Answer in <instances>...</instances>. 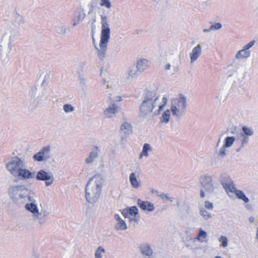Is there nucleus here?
Returning <instances> with one entry per match:
<instances>
[{
    "label": "nucleus",
    "instance_id": "54",
    "mask_svg": "<svg viewBox=\"0 0 258 258\" xmlns=\"http://www.w3.org/2000/svg\"><path fill=\"white\" fill-rule=\"evenodd\" d=\"M170 68L171 65L170 63H167L164 67V69L165 71H168L170 69Z\"/></svg>",
    "mask_w": 258,
    "mask_h": 258
},
{
    "label": "nucleus",
    "instance_id": "5",
    "mask_svg": "<svg viewBox=\"0 0 258 258\" xmlns=\"http://www.w3.org/2000/svg\"><path fill=\"white\" fill-rule=\"evenodd\" d=\"M9 196L14 203L24 204L33 192H31L24 185H12L9 188Z\"/></svg>",
    "mask_w": 258,
    "mask_h": 258
},
{
    "label": "nucleus",
    "instance_id": "55",
    "mask_svg": "<svg viewBox=\"0 0 258 258\" xmlns=\"http://www.w3.org/2000/svg\"><path fill=\"white\" fill-rule=\"evenodd\" d=\"M96 17L94 16L92 20H91V28L93 27V26H95L94 23L96 22Z\"/></svg>",
    "mask_w": 258,
    "mask_h": 258
},
{
    "label": "nucleus",
    "instance_id": "27",
    "mask_svg": "<svg viewBox=\"0 0 258 258\" xmlns=\"http://www.w3.org/2000/svg\"><path fill=\"white\" fill-rule=\"evenodd\" d=\"M151 150L152 149L151 148L150 145L147 143L145 144L143 147V150L140 153V158H142L143 156L148 157L149 155L148 152L151 151Z\"/></svg>",
    "mask_w": 258,
    "mask_h": 258
},
{
    "label": "nucleus",
    "instance_id": "32",
    "mask_svg": "<svg viewBox=\"0 0 258 258\" xmlns=\"http://www.w3.org/2000/svg\"><path fill=\"white\" fill-rule=\"evenodd\" d=\"M105 250L102 246H99L95 250V258H102V253H105Z\"/></svg>",
    "mask_w": 258,
    "mask_h": 258
},
{
    "label": "nucleus",
    "instance_id": "52",
    "mask_svg": "<svg viewBox=\"0 0 258 258\" xmlns=\"http://www.w3.org/2000/svg\"><path fill=\"white\" fill-rule=\"evenodd\" d=\"M80 22V21H79L77 19L75 18L74 19V23L73 24V26L75 27L76 25H77L78 24H79Z\"/></svg>",
    "mask_w": 258,
    "mask_h": 258
},
{
    "label": "nucleus",
    "instance_id": "10",
    "mask_svg": "<svg viewBox=\"0 0 258 258\" xmlns=\"http://www.w3.org/2000/svg\"><path fill=\"white\" fill-rule=\"evenodd\" d=\"M255 43V41L253 40L245 45L242 49L236 52L235 58L236 59H247L250 57L251 54L249 49L254 45Z\"/></svg>",
    "mask_w": 258,
    "mask_h": 258
},
{
    "label": "nucleus",
    "instance_id": "33",
    "mask_svg": "<svg viewBox=\"0 0 258 258\" xmlns=\"http://www.w3.org/2000/svg\"><path fill=\"white\" fill-rule=\"evenodd\" d=\"M68 29V28L62 24L56 27V31L61 35H64Z\"/></svg>",
    "mask_w": 258,
    "mask_h": 258
},
{
    "label": "nucleus",
    "instance_id": "9",
    "mask_svg": "<svg viewBox=\"0 0 258 258\" xmlns=\"http://www.w3.org/2000/svg\"><path fill=\"white\" fill-rule=\"evenodd\" d=\"M36 179L37 180L44 181L46 186L51 185L54 180L52 172H47L43 169H41L37 172Z\"/></svg>",
    "mask_w": 258,
    "mask_h": 258
},
{
    "label": "nucleus",
    "instance_id": "6",
    "mask_svg": "<svg viewBox=\"0 0 258 258\" xmlns=\"http://www.w3.org/2000/svg\"><path fill=\"white\" fill-rule=\"evenodd\" d=\"M200 183L203 187L200 190V197L204 198L205 197V191L207 193H214L217 186L213 182L212 177L209 175H204L201 176Z\"/></svg>",
    "mask_w": 258,
    "mask_h": 258
},
{
    "label": "nucleus",
    "instance_id": "57",
    "mask_svg": "<svg viewBox=\"0 0 258 258\" xmlns=\"http://www.w3.org/2000/svg\"><path fill=\"white\" fill-rule=\"evenodd\" d=\"M211 31H213L211 26L208 29H204L203 31L204 32V33H208V32H211Z\"/></svg>",
    "mask_w": 258,
    "mask_h": 258
},
{
    "label": "nucleus",
    "instance_id": "41",
    "mask_svg": "<svg viewBox=\"0 0 258 258\" xmlns=\"http://www.w3.org/2000/svg\"><path fill=\"white\" fill-rule=\"evenodd\" d=\"M226 147H225L224 145L219 150V151H216V154L221 157H224L226 155Z\"/></svg>",
    "mask_w": 258,
    "mask_h": 258
},
{
    "label": "nucleus",
    "instance_id": "3",
    "mask_svg": "<svg viewBox=\"0 0 258 258\" xmlns=\"http://www.w3.org/2000/svg\"><path fill=\"white\" fill-rule=\"evenodd\" d=\"M159 96L154 90L146 91L142 97V102L139 106V116L143 118L151 114L156 106V102Z\"/></svg>",
    "mask_w": 258,
    "mask_h": 258
},
{
    "label": "nucleus",
    "instance_id": "49",
    "mask_svg": "<svg viewBox=\"0 0 258 258\" xmlns=\"http://www.w3.org/2000/svg\"><path fill=\"white\" fill-rule=\"evenodd\" d=\"M164 107L165 105H163V104H161L159 106L158 109L157 110V114H160V112L164 109Z\"/></svg>",
    "mask_w": 258,
    "mask_h": 258
},
{
    "label": "nucleus",
    "instance_id": "22",
    "mask_svg": "<svg viewBox=\"0 0 258 258\" xmlns=\"http://www.w3.org/2000/svg\"><path fill=\"white\" fill-rule=\"evenodd\" d=\"M149 66V61L145 58H140L137 61L136 67L141 73L144 72Z\"/></svg>",
    "mask_w": 258,
    "mask_h": 258
},
{
    "label": "nucleus",
    "instance_id": "17",
    "mask_svg": "<svg viewBox=\"0 0 258 258\" xmlns=\"http://www.w3.org/2000/svg\"><path fill=\"white\" fill-rule=\"evenodd\" d=\"M139 250L141 253L144 256L150 258L153 254V251L149 244L147 243L141 244L139 247Z\"/></svg>",
    "mask_w": 258,
    "mask_h": 258
},
{
    "label": "nucleus",
    "instance_id": "1",
    "mask_svg": "<svg viewBox=\"0 0 258 258\" xmlns=\"http://www.w3.org/2000/svg\"><path fill=\"white\" fill-rule=\"evenodd\" d=\"M101 32L99 46L95 44V48L99 58L103 60L106 56L107 45L110 39V29L108 23V17L106 15L101 16Z\"/></svg>",
    "mask_w": 258,
    "mask_h": 258
},
{
    "label": "nucleus",
    "instance_id": "39",
    "mask_svg": "<svg viewBox=\"0 0 258 258\" xmlns=\"http://www.w3.org/2000/svg\"><path fill=\"white\" fill-rule=\"evenodd\" d=\"M78 74V78L80 80V84L81 86H85L86 84V78L84 76V74L83 73V72H79Z\"/></svg>",
    "mask_w": 258,
    "mask_h": 258
},
{
    "label": "nucleus",
    "instance_id": "15",
    "mask_svg": "<svg viewBox=\"0 0 258 258\" xmlns=\"http://www.w3.org/2000/svg\"><path fill=\"white\" fill-rule=\"evenodd\" d=\"M35 176V172H32L29 170L22 167L20 171L14 176L15 178H18L21 179H29L34 178Z\"/></svg>",
    "mask_w": 258,
    "mask_h": 258
},
{
    "label": "nucleus",
    "instance_id": "61",
    "mask_svg": "<svg viewBox=\"0 0 258 258\" xmlns=\"http://www.w3.org/2000/svg\"><path fill=\"white\" fill-rule=\"evenodd\" d=\"M8 27V25L7 24V23L4 22V23L2 25V27Z\"/></svg>",
    "mask_w": 258,
    "mask_h": 258
},
{
    "label": "nucleus",
    "instance_id": "26",
    "mask_svg": "<svg viewBox=\"0 0 258 258\" xmlns=\"http://www.w3.org/2000/svg\"><path fill=\"white\" fill-rule=\"evenodd\" d=\"M235 140V138L233 136H228L225 138L223 145L225 147L229 148L233 145Z\"/></svg>",
    "mask_w": 258,
    "mask_h": 258
},
{
    "label": "nucleus",
    "instance_id": "7",
    "mask_svg": "<svg viewBox=\"0 0 258 258\" xmlns=\"http://www.w3.org/2000/svg\"><path fill=\"white\" fill-rule=\"evenodd\" d=\"M24 159L18 157H13L6 164L7 169L14 177L22 167H25Z\"/></svg>",
    "mask_w": 258,
    "mask_h": 258
},
{
    "label": "nucleus",
    "instance_id": "43",
    "mask_svg": "<svg viewBox=\"0 0 258 258\" xmlns=\"http://www.w3.org/2000/svg\"><path fill=\"white\" fill-rule=\"evenodd\" d=\"M211 27L212 30H219L222 27V25L219 23H217L214 25H212L211 26Z\"/></svg>",
    "mask_w": 258,
    "mask_h": 258
},
{
    "label": "nucleus",
    "instance_id": "24",
    "mask_svg": "<svg viewBox=\"0 0 258 258\" xmlns=\"http://www.w3.org/2000/svg\"><path fill=\"white\" fill-rule=\"evenodd\" d=\"M171 112L170 109L164 111L160 117V122L162 123L167 124L169 121Z\"/></svg>",
    "mask_w": 258,
    "mask_h": 258
},
{
    "label": "nucleus",
    "instance_id": "23",
    "mask_svg": "<svg viewBox=\"0 0 258 258\" xmlns=\"http://www.w3.org/2000/svg\"><path fill=\"white\" fill-rule=\"evenodd\" d=\"M47 215L48 213L46 212L43 213L38 212V214H36L33 216L34 220L37 221L41 225L44 224L47 221Z\"/></svg>",
    "mask_w": 258,
    "mask_h": 258
},
{
    "label": "nucleus",
    "instance_id": "59",
    "mask_svg": "<svg viewBox=\"0 0 258 258\" xmlns=\"http://www.w3.org/2000/svg\"><path fill=\"white\" fill-rule=\"evenodd\" d=\"M173 69L174 72H177L178 71V66H173Z\"/></svg>",
    "mask_w": 258,
    "mask_h": 258
},
{
    "label": "nucleus",
    "instance_id": "25",
    "mask_svg": "<svg viewBox=\"0 0 258 258\" xmlns=\"http://www.w3.org/2000/svg\"><path fill=\"white\" fill-rule=\"evenodd\" d=\"M24 23V18L23 16L16 13L14 16V24L16 26H19Z\"/></svg>",
    "mask_w": 258,
    "mask_h": 258
},
{
    "label": "nucleus",
    "instance_id": "51",
    "mask_svg": "<svg viewBox=\"0 0 258 258\" xmlns=\"http://www.w3.org/2000/svg\"><path fill=\"white\" fill-rule=\"evenodd\" d=\"M167 103V98L166 97H163L162 99V104L166 105Z\"/></svg>",
    "mask_w": 258,
    "mask_h": 258
},
{
    "label": "nucleus",
    "instance_id": "30",
    "mask_svg": "<svg viewBox=\"0 0 258 258\" xmlns=\"http://www.w3.org/2000/svg\"><path fill=\"white\" fill-rule=\"evenodd\" d=\"M207 237V233L206 231L203 230L202 229H200L198 236L196 238L197 240L200 242L205 241L204 239L206 238Z\"/></svg>",
    "mask_w": 258,
    "mask_h": 258
},
{
    "label": "nucleus",
    "instance_id": "63",
    "mask_svg": "<svg viewBox=\"0 0 258 258\" xmlns=\"http://www.w3.org/2000/svg\"><path fill=\"white\" fill-rule=\"evenodd\" d=\"M242 148V147H241V146H240L239 148H237V149H236V152H240Z\"/></svg>",
    "mask_w": 258,
    "mask_h": 258
},
{
    "label": "nucleus",
    "instance_id": "19",
    "mask_svg": "<svg viewBox=\"0 0 258 258\" xmlns=\"http://www.w3.org/2000/svg\"><path fill=\"white\" fill-rule=\"evenodd\" d=\"M99 148L97 146L94 147V150L89 154L85 159V162L87 164L93 163L99 156Z\"/></svg>",
    "mask_w": 258,
    "mask_h": 258
},
{
    "label": "nucleus",
    "instance_id": "60",
    "mask_svg": "<svg viewBox=\"0 0 258 258\" xmlns=\"http://www.w3.org/2000/svg\"><path fill=\"white\" fill-rule=\"evenodd\" d=\"M130 219L131 221H134L136 223H138L139 221V219L136 218H130Z\"/></svg>",
    "mask_w": 258,
    "mask_h": 258
},
{
    "label": "nucleus",
    "instance_id": "40",
    "mask_svg": "<svg viewBox=\"0 0 258 258\" xmlns=\"http://www.w3.org/2000/svg\"><path fill=\"white\" fill-rule=\"evenodd\" d=\"M100 5L107 9H110L111 7V4L109 0H101Z\"/></svg>",
    "mask_w": 258,
    "mask_h": 258
},
{
    "label": "nucleus",
    "instance_id": "4",
    "mask_svg": "<svg viewBox=\"0 0 258 258\" xmlns=\"http://www.w3.org/2000/svg\"><path fill=\"white\" fill-rule=\"evenodd\" d=\"M188 106L187 100L183 94H179L171 100L170 111L172 115L180 119L184 116Z\"/></svg>",
    "mask_w": 258,
    "mask_h": 258
},
{
    "label": "nucleus",
    "instance_id": "56",
    "mask_svg": "<svg viewBox=\"0 0 258 258\" xmlns=\"http://www.w3.org/2000/svg\"><path fill=\"white\" fill-rule=\"evenodd\" d=\"M151 192L153 194H156L157 196L159 197V195L161 192H158L157 190L153 189L151 191Z\"/></svg>",
    "mask_w": 258,
    "mask_h": 258
},
{
    "label": "nucleus",
    "instance_id": "12",
    "mask_svg": "<svg viewBox=\"0 0 258 258\" xmlns=\"http://www.w3.org/2000/svg\"><path fill=\"white\" fill-rule=\"evenodd\" d=\"M108 101L110 105L104 110V114L107 118H112L115 116V114L119 111L120 107L115 103L112 102L111 97L109 98Z\"/></svg>",
    "mask_w": 258,
    "mask_h": 258
},
{
    "label": "nucleus",
    "instance_id": "37",
    "mask_svg": "<svg viewBox=\"0 0 258 258\" xmlns=\"http://www.w3.org/2000/svg\"><path fill=\"white\" fill-rule=\"evenodd\" d=\"M127 209L128 211V213L130 215L134 216L135 217H136L137 215H138V209L137 208V207L132 206Z\"/></svg>",
    "mask_w": 258,
    "mask_h": 258
},
{
    "label": "nucleus",
    "instance_id": "21",
    "mask_svg": "<svg viewBox=\"0 0 258 258\" xmlns=\"http://www.w3.org/2000/svg\"><path fill=\"white\" fill-rule=\"evenodd\" d=\"M114 219L116 221V223L114 226L115 228L117 230H125L127 228V225L126 224L124 221H123L120 216L116 214L114 215Z\"/></svg>",
    "mask_w": 258,
    "mask_h": 258
},
{
    "label": "nucleus",
    "instance_id": "28",
    "mask_svg": "<svg viewBox=\"0 0 258 258\" xmlns=\"http://www.w3.org/2000/svg\"><path fill=\"white\" fill-rule=\"evenodd\" d=\"M242 132L241 134L243 135L250 137L252 136L254 134V132L251 127H247L246 126H243L242 127Z\"/></svg>",
    "mask_w": 258,
    "mask_h": 258
},
{
    "label": "nucleus",
    "instance_id": "47",
    "mask_svg": "<svg viewBox=\"0 0 258 258\" xmlns=\"http://www.w3.org/2000/svg\"><path fill=\"white\" fill-rule=\"evenodd\" d=\"M121 213L123 215V216L125 218H127L128 217V215H130L127 209H123L122 210Z\"/></svg>",
    "mask_w": 258,
    "mask_h": 258
},
{
    "label": "nucleus",
    "instance_id": "58",
    "mask_svg": "<svg viewBox=\"0 0 258 258\" xmlns=\"http://www.w3.org/2000/svg\"><path fill=\"white\" fill-rule=\"evenodd\" d=\"M236 128H232L230 131H229V133L230 134H232V135H234L236 133Z\"/></svg>",
    "mask_w": 258,
    "mask_h": 258
},
{
    "label": "nucleus",
    "instance_id": "14",
    "mask_svg": "<svg viewBox=\"0 0 258 258\" xmlns=\"http://www.w3.org/2000/svg\"><path fill=\"white\" fill-rule=\"evenodd\" d=\"M35 198L36 195L33 192L32 194H31L27 199V201H29L30 203L26 204L25 206L27 210L33 213V216L36 214H38V212H39L37 205L35 203Z\"/></svg>",
    "mask_w": 258,
    "mask_h": 258
},
{
    "label": "nucleus",
    "instance_id": "36",
    "mask_svg": "<svg viewBox=\"0 0 258 258\" xmlns=\"http://www.w3.org/2000/svg\"><path fill=\"white\" fill-rule=\"evenodd\" d=\"M86 14L83 10H79L77 13V16L75 19H77L80 21H82L85 18Z\"/></svg>",
    "mask_w": 258,
    "mask_h": 258
},
{
    "label": "nucleus",
    "instance_id": "53",
    "mask_svg": "<svg viewBox=\"0 0 258 258\" xmlns=\"http://www.w3.org/2000/svg\"><path fill=\"white\" fill-rule=\"evenodd\" d=\"M255 221V218L253 216H250L248 219L250 223H253Z\"/></svg>",
    "mask_w": 258,
    "mask_h": 258
},
{
    "label": "nucleus",
    "instance_id": "20",
    "mask_svg": "<svg viewBox=\"0 0 258 258\" xmlns=\"http://www.w3.org/2000/svg\"><path fill=\"white\" fill-rule=\"evenodd\" d=\"M139 175L136 172H132L130 174L129 180L132 186L135 188H139L141 185L140 180L138 179Z\"/></svg>",
    "mask_w": 258,
    "mask_h": 258
},
{
    "label": "nucleus",
    "instance_id": "16",
    "mask_svg": "<svg viewBox=\"0 0 258 258\" xmlns=\"http://www.w3.org/2000/svg\"><path fill=\"white\" fill-rule=\"evenodd\" d=\"M137 204L139 208L143 211L151 212L155 209L154 204L148 201H142L139 199L137 201Z\"/></svg>",
    "mask_w": 258,
    "mask_h": 258
},
{
    "label": "nucleus",
    "instance_id": "46",
    "mask_svg": "<svg viewBox=\"0 0 258 258\" xmlns=\"http://www.w3.org/2000/svg\"><path fill=\"white\" fill-rule=\"evenodd\" d=\"M95 29V26H93V27H92V30H91V36L92 38V42L94 44V46H95V44H97L96 43V40L94 38V30Z\"/></svg>",
    "mask_w": 258,
    "mask_h": 258
},
{
    "label": "nucleus",
    "instance_id": "45",
    "mask_svg": "<svg viewBox=\"0 0 258 258\" xmlns=\"http://www.w3.org/2000/svg\"><path fill=\"white\" fill-rule=\"evenodd\" d=\"M159 197L162 199L163 201L167 200L169 199V197L168 194H165L163 192H161L159 195Z\"/></svg>",
    "mask_w": 258,
    "mask_h": 258
},
{
    "label": "nucleus",
    "instance_id": "34",
    "mask_svg": "<svg viewBox=\"0 0 258 258\" xmlns=\"http://www.w3.org/2000/svg\"><path fill=\"white\" fill-rule=\"evenodd\" d=\"M241 147H244L249 142V137L240 134Z\"/></svg>",
    "mask_w": 258,
    "mask_h": 258
},
{
    "label": "nucleus",
    "instance_id": "35",
    "mask_svg": "<svg viewBox=\"0 0 258 258\" xmlns=\"http://www.w3.org/2000/svg\"><path fill=\"white\" fill-rule=\"evenodd\" d=\"M219 241L221 243L220 246L226 247L228 245V239L224 235L221 236L219 238Z\"/></svg>",
    "mask_w": 258,
    "mask_h": 258
},
{
    "label": "nucleus",
    "instance_id": "31",
    "mask_svg": "<svg viewBox=\"0 0 258 258\" xmlns=\"http://www.w3.org/2000/svg\"><path fill=\"white\" fill-rule=\"evenodd\" d=\"M200 214L205 220H208L212 218V214L207 211L204 208H201L200 210Z\"/></svg>",
    "mask_w": 258,
    "mask_h": 258
},
{
    "label": "nucleus",
    "instance_id": "18",
    "mask_svg": "<svg viewBox=\"0 0 258 258\" xmlns=\"http://www.w3.org/2000/svg\"><path fill=\"white\" fill-rule=\"evenodd\" d=\"M202 53V48L200 44H198L193 48L191 52L189 53V57L191 63L196 61Z\"/></svg>",
    "mask_w": 258,
    "mask_h": 258
},
{
    "label": "nucleus",
    "instance_id": "8",
    "mask_svg": "<svg viewBox=\"0 0 258 258\" xmlns=\"http://www.w3.org/2000/svg\"><path fill=\"white\" fill-rule=\"evenodd\" d=\"M222 184L227 192L229 191L234 194L237 199L242 200L246 204L249 202V199L245 196L244 192L241 190L237 189L234 185L233 182L230 178L227 182H223Z\"/></svg>",
    "mask_w": 258,
    "mask_h": 258
},
{
    "label": "nucleus",
    "instance_id": "44",
    "mask_svg": "<svg viewBox=\"0 0 258 258\" xmlns=\"http://www.w3.org/2000/svg\"><path fill=\"white\" fill-rule=\"evenodd\" d=\"M252 17L255 19H258V6L253 11L252 13Z\"/></svg>",
    "mask_w": 258,
    "mask_h": 258
},
{
    "label": "nucleus",
    "instance_id": "11",
    "mask_svg": "<svg viewBox=\"0 0 258 258\" xmlns=\"http://www.w3.org/2000/svg\"><path fill=\"white\" fill-rule=\"evenodd\" d=\"M33 158L35 161L38 162L47 161L51 158L50 147L48 146L43 147L39 152L35 154Z\"/></svg>",
    "mask_w": 258,
    "mask_h": 258
},
{
    "label": "nucleus",
    "instance_id": "50",
    "mask_svg": "<svg viewBox=\"0 0 258 258\" xmlns=\"http://www.w3.org/2000/svg\"><path fill=\"white\" fill-rule=\"evenodd\" d=\"M121 101H122L121 97L120 96H118L115 98V99L114 100H112V102L115 103V102H120Z\"/></svg>",
    "mask_w": 258,
    "mask_h": 258
},
{
    "label": "nucleus",
    "instance_id": "38",
    "mask_svg": "<svg viewBox=\"0 0 258 258\" xmlns=\"http://www.w3.org/2000/svg\"><path fill=\"white\" fill-rule=\"evenodd\" d=\"M63 109L66 113H68L74 111L75 108L71 104H66L63 106Z\"/></svg>",
    "mask_w": 258,
    "mask_h": 258
},
{
    "label": "nucleus",
    "instance_id": "29",
    "mask_svg": "<svg viewBox=\"0 0 258 258\" xmlns=\"http://www.w3.org/2000/svg\"><path fill=\"white\" fill-rule=\"evenodd\" d=\"M141 73L138 69L137 67L132 66L130 68V70L128 72V76L132 78L137 77Z\"/></svg>",
    "mask_w": 258,
    "mask_h": 258
},
{
    "label": "nucleus",
    "instance_id": "64",
    "mask_svg": "<svg viewBox=\"0 0 258 258\" xmlns=\"http://www.w3.org/2000/svg\"><path fill=\"white\" fill-rule=\"evenodd\" d=\"M173 199L172 198H170L169 197V199H168L167 200H169L171 202H173Z\"/></svg>",
    "mask_w": 258,
    "mask_h": 258
},
{
    "label": "nucleus",
    "instance_id": "42",
    "mask_svg": "<svg viewBox=\"0 0 258 258\" xmlns=\"http://www.w3.org/2000/svg\"><path fill=\"white\" fill-rule=\"evenodd\" d=\"M204 206V208L209 210H212L214 208L213 203L209 202V201H206L205 202Z\"/></svg>",
    "mask_w": 258,
    "mask_h": 258
},
{
    "label": "nucleus",
    "instance_id": "48",
    "mask_svg": "<svg viewBox=\"0 0 258 258\" xmlns=\"http://www.w3.org/2000/svg\"><path fill=\"white\" fill-rule=\"evenodd\" d=\"M245 207L246 209V210L248 211H252L253 210L252 205L250 204H246Z\"/></svg>",
    "mask_w": 258,
    "mask_h": 258
},
{
    "label": "nucleus",
    "instance_id": "2",
    "mask_svg": "<svg viewBox=\"0 0 258 258\" xmlns=\"http://www.w3.org/2000/svg\"><path fill=\"white\" fill-rule=\"evenodd\" d=\"M104 181L100 175H96L89 180L85 188V197L88 203L93 204L98 201Z\"/></svg>",
    "mask_w": 258,
    "mask_h": 258
},
{
    "label": "nucleus",
    "instance_id": "13",
    "mask_svg": "<svg viewBox=\"0 0 258 258\" xmlns=\"http://www.w3.org/2000/svg\"><path fill=\"white\" fill-rule=\"evenodd\" d=\"M132 133V125L127 121H123L120 125L119 131V135L121 140L126 139Z\"/></svg>",
    "mask_w": 258,
    "mask_h": 258
},
{
    "label": "nucleus",
    "instance_id": "62",
    "mask_svg": "<svg viewBox=\"0 0 258 258\" xmlns=\"http://www.w3.org/2000/svg\"><path fill=\"white\" fill-rule=\"evenodd\" d=\"M31 258H39V256L37 254H34Z\"/></svg>",
    "mask_w": 258,
    "mask_h": 258
}]
</instances>
